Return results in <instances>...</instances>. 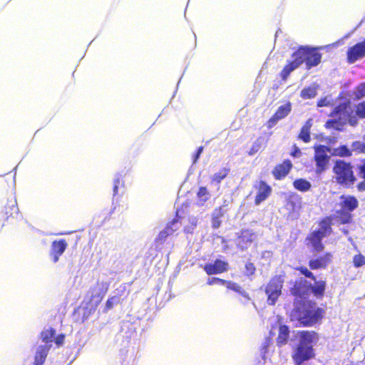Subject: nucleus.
<instances>
[{
    "label": "nucleus",
    "mask_w": 365,
    "mask_h": 365,
    "mask_svg": "<svg viewBox=\"0 0 365 365\" xmlns=\"http://www.w3.org/2000/svg\"><path fill=\"white\" fill-rule=\"evenodd\" d=\"M331 255L330 253H327L323 257L310 260L309 266L313 269L324 268L327 267L328 264L331 261Z\"/></svg>",
    "instance_id": "nucleus-14"
},
{
    "label": "nucleus",
    "mask_w": 365,
    "mask_h": 365,
    "mask_svg": "<svg viewBox=\"0 0 365 365\" xmlns=\"http://www.w3.org/2000/svg\"><path fill=\"white\" fill-rule=\"evenodd\" d=\"M225 283H226L225 280L221 279H219V278H217V277L209 278L208 281H207V284L209 285H212V284H219L223 285Z\"/></svg>",
    "instance_id": "nucleus-36"
},
{
    "label": "nucleus",
    "mask_w": 365,
    "mask_h": 365,
    "mask_svg": "<svg viewBox=\"0 0 365 365\" xmlns=\"http://www.w3.org/2000/svg\"><path fill=\"white\" fill-rule=\"evenodd\" d=\"M175 228H172L171 230H170V227H166L163 230H162L158 237L157 240L160 242H163L167 238L168 236L172 235L175 232Z\"/></svg>",
    "instance_id": "nucleus-26"
},
{
    "label": "nucleus",
    "mask_w": 365,
    "mask_h": 365,
    "mask_svg": "<svg viewBox=\"0 0 365 365\" xmlns=\"http://www.w3.org/2000/svg\"><path fill=\"white\" fill-rule=\"evenodd\" d=\"M115 300V298H112V299H110L107 301L106 302V306L108 308H111L113 303H114V301Z\"/></svg>",
    "instance_id": "nucleus-43"
},
{
    "label": "nucleus",
    "mask_w": 365,
    "mask_h": 365,
    "mask_svg": "<svg viewBox=\"0 0 365 365\" xmlns=\"http://www.w3.org/2000/svg\"><path fill=\"white\" fill-rule=\"evenodd\" d=\"M311 292V284L306 279H300L292 289V293L295 296L294 309L290 317L292 321H297L304 326H310L323 317V310L316 307L311 301L306 300L307 296Z\"/></svg>",
    "instance_id": "nucleus-1"
},
{
    "label": "nucleus",
    "mask_w": 365,
    "mask_h": 365,
    "mask_svg": "<svg viewBox=\"0 0 365 365\" xmlns=\"http://www.w3.org/2000/svg\"><path fill=\"white\" fill-rule=\"evenodd\" d=\"M291 103H287L279 106L274 115L269 120V127L275 125L278 120L285 118L291 111Z\"/></svg>",
    "instance_id": "nucleus-10"
},
{
    "label": "nucleus",
    "mask_w": 365,
    "mask_h": 365,
    "mask_svg": "<svg viewBox=\"0 0 365 365\" xmlns=\"http://www.w3.org/2000/svg\"><path fill=\"white\" fill-rule=\"evenodd\" d=\"M351 150L359 153H365V143L361 141L354 142L351 145Z\"/></svg>",
    "instance_id": "nucleus-29"
},
{
    "label": "nucleus",
    "mask_w": 365,
    "mask_h": 365,
    "mask_svg": "<svg viewBox=\"0 0 365 365\" xmlns=\"http://www.w3.org/2000/svg\"><path fill=\"white\" fill-rule=\"evenodd\" d=\"M225 177V174H223L222 175H218L217 174H215L213 177L214 180H217L220 182L222 179H223Z\"/></svg>",
    "instance_id": "nucleus-44"
},
{
    "label": "nucleus",
    "mask_w": 365,
    "mask_h": 365,
    "mask_svg": "<svg viewBox=\"0 0 365 365\" xmlns=\"http://www.w3.org/2000/svg\"><path fill=\"white\" fill-rule=\"evenodd\" d=\"M118 189V185L115 184L114 186V192H116V190Z\"/></svg>",
    "instance_id": "nucleus-48"
},
{
    "label": "nucleus",
    "mask_w": 365,
    "mask_h": 365,
    "mask_svg": "<svg viewBox=\"0 0 365 365\" xmlns=\"http://www.w3.org/2000/svg\"><path fill=\"white\" fill-rule=\"evenodd\" d=\"M49 349V346L47 344H45L43 346H39L38 347L36 356H35V361H34V365H42L44 362V360L47 356V353Z\"/></svg>",
    "instance_id": "nucleus-18"
},
{
    "label": "nucleus",
    "mask_w": 365,
    "mask_h": 365,
    "mask_svg": "<svg viewBox=\"0 0 365 365\" xmlns=\"http://www.w3.org/2000/svg\"><path fill=\"white\" fill-rule=\"evenodd\" d=\"M187 222L188 224L185 225L184 227L185 232L187 233H192L197 225L198 219L196 217H190L187 219Z\"/></svg>",
    "instance_id": "nucleus-23"
},
{
    "label": "nucleus",
    "mask_w": 365,
    "mask_h": 365,
    "mask_svg": "<svg viewBox=\"0 0 365 365\" xmlns=\"http://www.w3.org/2000/svg\"><path fill=\"white\" fill-rule=\"evenodd\" d=\"M261 147H262V142L259 140H257L252 145V147L250 149L249 154L254 155L255 153H256L257 152H258L260 150Z\"/></svg>",
    "instance_id": "nucleus-35"
},
{
    "label": "nucleus",
    "mask_w": 365,
    "mask_h": 365,
    "mask_svg": "<svg viewBox=\"0 0 365 365\" xmlns=\"http://www.w3.org/2000/svg\"><path fill=\"white\" fill-rule=\"evenodd\" d=\"M299 270L301 272L302 274H304L307 277H311L314 279L312 273L310 271H309L307 267H301L300 268H299Z\"/></svg>",
    "instance_id": "nucleus-38"
},
{
    "label": "nucleus",
    "mask_w": 365,
    "mask_h": 365,
    "mask_svg": "<svg viewBox=\"0 0 365 365\" xmlns=\"http://www.w3.org/2000/svg\"><path fill=\"white\" fill-rule=\"evenodd\" d=\"M67 247V243L65 240H61L59 241H54L52 244L51 256L53 258V262H57L59 256L61 255Z\"/></svg>",
    "instance_id": "nucleus-12"
},
{
    "label": "nucleus",
    "mask_w": 365,
    "mask_h": 365,
    "mask_svg": "<svg viewBox=\"0 0 365 365\" xmlns=\"http://www.w3.org/2000/svg\"><path fill=\"white\" fill-rule=\"evenodd\" d=\"M203 150V148L202 147H200L197 150V152L196 153V155H195L194 157V159H193V163H195L197 160V159L199 158L200 154L202 153Z\"/></svg>",
    "instance_id": "nucleus-40"
},
{
    "label": "nucleus",
    "mask_w": 365,
    "mask_h": 365,
    "mask_svg": "<svg viewBox=\"0 0 365 365\" xmlns=\"http://www.w3.org/2000/svg\"><path fill=\"white\" fill-rule=\"evenodd\" d=\"M351 108L349 103H344L340 104L334 110L332 115L333 119L328 120L326 123L327 128H332L338 130L342 129V126L346 122H349L351 125H356L357 124V119L355 116L351 115Z\"/></svg>",
    "instance_id": "nucleus-4"
},
{
    "label": "nucleus",
    "mask_w": 365,
    "mask_h": 365,
    "mask_svg": "<svg viewBox=\"0 0 365 365\" xmlns=\"http://www.w3.org/2000/svg\"><path fill=\"white\" fill-rule=\"evenodd\" d=\"M293 185L295 189L302 192H307L312 187L311 183L309 181L302 178L296 180L293 182Z\"/></svg>",
    "instance_id": "nucleus-20"
},
{
    "label": "nucleus",
    "mask_w": 365,
    "mask_h": 365,
    "mask_svg": "<svg viewBox=\"0 0 365 365\" xmlns=\"http://www.w3.org/2000/svg\"><path fill=\"white\" fill-rule=\"evenodd\" d=\"M247 269L250 272V273H252L254 271V267L252 264L247 265Z\"/></svg>",
    "instance_id": "nucleus-46"
},
{
    "label": "nucleus",
    "mask_w": 365,
    "mask_h": 365,
    "mask_svg": "<svg viewBox=\"0 0 365 365\" xmlns=\"http://www.w3.org/2000/svg\"><path fill=\"white\" fill-rule=\"evenodd\" d=\"M365 56V41L356 43L351 47L347 51V60L349 63H353L357 60Z\"/></svg>",
    "instance_id": "nucleus-9"
},
{
    "label": "nucleus",
    "mask_w": 365,
    "mask_h": 365,
    "mask_svg": "<svg viewBox=\"0 0 365 365\" xmlns=\"http://www.w3.org/2000/svg\"><path fill=\"white\" fill-rule=\"evenodd\" d=\"M329 224L326 221L322 222L320 224V228L317 231L314 232L310 237V241L314 250L320 252L323 250V245L321 243V240L329 235Z\"/></svg>",
    "instance_id": "nucleus-8"
},
{
    "label": "nucleus",
    "mask_w": 365,
    "mask_h": 365,
    "mask_svg": "<svg viewBox=\"0 0 365 365\" xmlns=\"http://www.w3.org/2000/svg\"><path fill=\"white\" fill-rule=\"evenodd\" d=\"M350 217L349 216H346V219L344 220V222H347L349 220Z\"/></svg>",
    "instance_id": "nucleus-47"
},
{
    "label": "nucleus",
    "mask_w": 365,
    "mask_h": 365,
    "mask_svg": "<svg viewBox=\"0 0 365 365\" xmlns=\"http://www.w3.org/2000/svg\"><path fill=\"white\" fill-rule=\"evenodd\" d=\"M222 215L223 212L221 207H220L219 210L215 211L212 221V226L213 228H218L220 226L221 220H220V218Z\"/></svg>",
    "instance_id": "nucleus-24"
},
{
    "label": "nucleus",
    "mask_w": 365,
    "mask_h": 365,
    "mask_svg": "<svg viewBox=\"0 0 365 365\" xmlns=\"http://www.w3.org/2000/svg\"><path fill=\"white\" fill-rule=\"evenodd\" d=\"M289 336V329L287 326L282 325L279 327V336L277 338V344L283 345L287 342Z\"/></svg>",
    "instance_id": "nucleus-21"
},
{
    "label": "nucleus",
    "mask_w": 365,
    "mask_h": 365,
    "mask_svg": "<svg viewBox=\"0 0 365 365\" xmlns=\"http://www.w3.org/2000/svg\"><path fill=\"white\" fill-rule=\"evenodd\" d=\"M334 154L342 157L349 156L351 155V150L346 145H342L335 149Z\"/></svg>",
    "instance_id": "nucleus-30"
},
{
    "label": "nucleus",
    "mask_w": 365,
    "mask_h": 365,
    "mask_svg": "<svg viewBox=\"0 0 365 365\" xmlns=\"http://www.w3.org/2000/svg\"><path fill=\"white\" fill-rule=\"evenodd\" d=\"M314 160L316 163V173L321 174L327 169L329 161L328 153L330 149L324 145H317L314 148Z\"/></svg>",
    "instance_id": "nucleus-7"
},
{
    "label": "nucleus",
    "mask_w": 365,
    "mask_h": 365,
    "mask_svg": "<svg viewBox=\"0 0 365 365\" xmlns=\"http://www.w3.org/2000/svg\"><path fill=\"white\" fill-rule=\"evenodd\" d=\"M284 283V277L277 275L274 277L267 284L265 293L267 295V303L273 305L282 294V288Z\"/></svg>",
    "instance_id": "nucleus-6"
},
{
    "label": "nucleus",
    "mask_w": 365,
    "mask_h": 365,
    "mask_svg": "<svg viewBox=\"0 0 365 365\" xmlns=\"http://www.w3.org/2000/svg\"><path fill=\"white\" fill-rule=\"evenodd\" d=\"M325 289V282L319 281L315 282L314 287L311 286V292H313L314 294L317 297H321L323 295Z\"/></svg>",
    "instance_id": "nucleus-22"
},
{
    "label": "nucleus",
    "mask_w": 365,
    "mask_h": 365,
    "mask_svg": "<svg viewBox=\"0 0 365 365\" xmlns=\"http://www.w3.org/2000/svg\"><path fill=\"white\" fill-rule=\"evenodd\" d=\"M228 264L222 260H216L215 263L207 264L205 266V271L207 274H216L227 270Z\"/></svg>",
    "instance_id": "nucleus-11"
},
{
    "label": "nucleus",
    "mask_w": 365,
    "mask_h": 365,
    "mask_svg": "<svg viewBox=\"0 0 365 365\" xmlns=\"http://www.w3.org/2000/svg\"><path fill=\"white\" fill-rule=\"evenodd\" d=\"M317 95V90L314 87L304 88L301 92V96L304 99H309L315 97Z\"/></svg>",
    "instance_id": "nucleus-25"
},
{
    "label": "nucleus",
    "mask_w": 365,
    "mask_h": 365,
    "mask_svg": "<svg viewBox=\"0 0 365 365\" xmlns=\"http://www.w3.org/2000/svg\"><path fill=\"white\" fill-rule=\"evenodd\" d=\"M360 174L361 178L365 179V163L360 168Z\"/></svg>",
    "instance_id": "nucleus-42"
},
{
    "label": "nucleus",
    "mask_w": 365,
    "mask_h": 365,
    "mask_svg": "<svg viewBox=\"0 0 365 365\" xmlns=\"http://www.w3.org/2000/svg\"><path fill=\"white\" fill-rule=\"evenodd\" d=\"M55 334V331L53 329H49L43 331L41 333V337L44 342L47 343L52 341Z\"/></svg>",
    "instance_id": "nucleus-28"
},
{
    "label": "nucleus",
    "mask_w": 365,
    "mask_h": 365,
    "mask_svg": "<svg viewBox=\"0 0 365 365\" xmlns=\"http://www.w3.org/2000/svg\"><path fill=\"white\" fill-rule=\"evenodd\" d=\"M292 58L290 63L282 71L281 76L284 80H286L290 73L304 62L307 69L318 65L321 61L322 55L317 53L314 48L302 47L292 55Z\"/></svg>",
    "instance_id": "nucleus-2"
},
{
    "label": "nucleus",
    "mask_w": 365,
    "mask_h": 365,
    "mask_svg": "<svg viewBox=\"0 0 365 365\" xmlns=\"http://www.w3.org/2000/svg\"><path fill=\"white\" fill-rule=\"evenodd\" d=\"M331 104V100L328 97H325L324 98H322L319 101L317 106L319 107H323L330 106Z\"/></svg>",
    "instance_id": "nucleus-37"
},
{
    "label": "nucleus",
    "mask_w": 365,
    "mask_h": 365,
    "mask_svg": "<svg viewBox=\"0 0 365 365\" xmlns=\"http://www.w3.org/2000/svg\"><path fill=\"white\" fill-rule=\"evenodd\" d=\"M355 95L357 98L365 96V83H361L357 87Z\"/></svg>",
    "instance_id": "nucleus-33"
},
{
    "label": "nucleus",
    "mask_w": 365,
    "mask_h": 365,
    "mask_svg": "<svg viewBox=\"0 0 365 365\" xmlns=\"http://www.w3.org/2000/svg\"><path fill=\"white\" fill-rule=\"evenodd\" d=\"M63 340H64V336H59L56 338V343L57 345H61L63 344Z\"/></svg>",
    "instance_id": "nucleus-41"
},
{
    "label": "nucleus",
    "mask_w": 365,
    "mask_h": 365,
    "mask_svg": "<svg viewBox=\"0 0 365 365\" xmlns=\"http://www.w3.org/2000/svg\"><path fill=\"white\" fill-rule=\"evenodd\" d=\"M292 168L290 161H284L282 164L277 165L273 170L275 178L281 179L286 176Z\"/></svg>",
    "instance_id": "nucleus-16"
},
{
    "label": "nucleus",
    "mask_w": 365,
    "mask_h": 365,
    "mask_svg": "<svg viewBox=\"0 0 365 365\" xmlns=\"http://www.w3.org/2000/svg\"><path fill=\"white\" fill-rule=\"evenodd\" d=\"M167 227H170V230H171L172 228H175V231H176L179 228L178 221L177 220H174Z\"/></svg>",
    "instance_id": "nucleus-39"
},
{
    "label": "nucleus",
    "mask_w": 365,
    "mask_h": 365,
    "mask_svg": "<svg viewBox=\"0 0 365 365\" xmlns=\"http://www.w3.org/2000/svg\"><path fill=\"white\" fill-rule=\"evenodd\" d=\"M271 187L264 182H260L257 194L255 197V204L259 205L265 200L270 195Z\"/></svg>",
    "instance_id": "nucleus-13"
},
{
    "label": "nucleus",
    "mask_w": 365,
    "mask_h": 365,
    "mask_svg": "<svg viewBox=\"0 0 365 365\" xmlns=\"http://www.w3.org/2000/svg\"><path fill=\"white\" fill-rule=\"evenodd\" d=\"M197 197L200 201L204 202L209 199L210 194L205 187H202L199 189Z\"/></svg>",
    "instance_id": "nucleus-32"
},
{
    "label": "nucleus",
    "mask_w": 365,
    "mask_h": 365,
    "mask_svg": "<svg viewBox=\"0 0 365 365\" xmlns=\"http://www.w3.org/2000/svg\"><path fill=\"white\" fill-rule=\"evenodd\" d=\"M224 285H225L228 289H230L237 292H239L245 297L248 298L247 293L245 292L243 290H242L241 287L240 286H238L237 284L232 282L226 281V283Z\"/></svg>",
    "instance_id": "nucleus-27"
},
{
    "label": "nucleus",
    "mask_w": 365,
    "mask_h": 365,
    "mask_svg": "<svg viewBox=\"0 0 365 365\" xmlns=\"http://www.w3.org/2000/svg\"><path fill=\"white\" fill-rule=\"evenodd\" d=\"M333 171L337 182L346 186L352 185L355 181L352 168L349 163L343 160L336 162Z\"/></svg>",
    "instance_id": "nucleus-5"
},
{
    "label": "nucleus",
    "mask_w": 365,
    "mask_h": 365,
    "mask_svg": "<svg viewBox=\"0 0 365 365\" xmlns=\"http://www.w3.org/2000/svg\"><path fill=\"white\" fill-rule=\"evenodd\" d=\"M255 238V234L250 230H244L239 237V245L243 250L247 247V243H251Z\"/></svg>",
    "instance_id": "nucleus-17"
},
{
    "label": "nucleus",
    "mask_w": 365,
    "mask_h": 365,
    "mask_svg": "<svg viewBox=\"0 0 365 365\" xmlns=\"http://www.w3.org/2000/svg\"><path fill=\"white\" fill-rule=\"evenodd\" d=\"M312 125V120L309 119L304 126L302 128L301 132L299 133V138L302 139L304 142L308 143L310 140V128Z\"/></svg>",
    "instance_id": "nucleus-19"
},
{
    "label": "nucleus",
    "mask_w": 365,
    "mask_h": 365,
    "mask_svg": "<svg viewBox=\"0 0 365 365\" xmlns=\"http://www.w3.org/2000/svg\"><path fill=\"white\" fill-rule=\"evenodd\" d=\"M358 188L361 191L365 190V182L359 183L358 185Z\"/></svg>",
    "instance_id": "nucleus-45"
},
{
    "label": "nucleus",
    "mask_w": 365,
    "mask_h": 365,
    "mask_svg": "<svg viewBox=\"0 0 365 365\" xmlns=\"http://www.w3.org/2000/svg\"><path fill=\"white\" fill-rule=\"evenodd\" d=\"M299 344L293 356L297 365L312 357V345L317 340L316 334L313 331H302L299 333Z\"/></svg>",
    "instance_id": "nucleus-3"
},
{
    "label": "nucleus",
    "mask_w": 365,
    "mask_h": 365,
    "mask_svg": "<svg viewBox=\"0 0 365 365\" xmlns=\"http://www.w3.org/2000/svg\"><path fill=\"white\" fill-rule=\"evenodd\" d=\"M353 263L356 267H360L363 265H365V256L362 255L361 254L355 255L353 257Z\"/></svg>",
    "instance_id": "nucleus-31"
},
{
    "label": "nucleus",
    "mask_w": 365,
    "mask_h": 365,
    "mask_svg": "<svg viewBox=\"0 0 365 365\" xmlns=\"http://www.w3.org/2000/svg\"><path fill=\"white\" fill-rule=\"evenodd\" d=\"M340 205L344 212H351L356 207L357 200L351 196H341Z\"/></svg>",
    "instance_id": "nucleus-15"
},
{
    "label": "nucleus",
    "mask_w": 365,
    "mask_h": 365,
    "mask_svg": "<svg viewBox=\"0 0 365 365\" xmlns=\"http://www.w3.org/2000/svg\"><path fill=\"white\" fill-rule=\"evenodd\" d=\"M356 114L361 118H365V101L358 104Z\"/></svg>",
    "instance_id": "nucleus-34"
}]
</instances>
